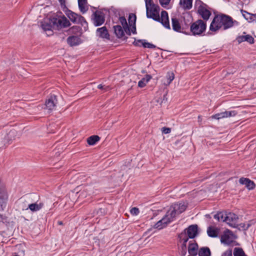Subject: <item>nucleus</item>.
I'll return each mask as SVG.
<instances>
[{
	"mask_svg": "<svg viewBox=\"0 0 256 256\" xmlns=\"http://www.w3.org/2000/svg\"><path fill=\"white\" fill-rule=\"evenodd\" d=\"M236 21L234 22L231 17L226 15H217L213 18L210 26V31L216 32L220 28L225 30L232 27Z\"/></svg>",
	"mask_w": 256,
	"mask_h": 256,
	"instance_id": "obj_1",
	"label": "nucleus"
},
{
	"mask_svg": "<svg viewBox=\"0 0 256 256\" xmlns=\"http://www.w3.org/2000/svg\"><path fill=\"white\" fill-rule=\"evenodd\" d=\"M70 22L64 16L54 17L48 22L44 20L42 22V28L46 32H48V34L50 35L52 33V27H55L58 29L66 28L70 26Z\"/></svg>",
	"mask_w": 256,
	"mask_h": 256,
	"instance_id": "obj_2",
	"label": "nucleus"
},
{
	"mask_svg": "<svg viewBox=\"0 0 256 256\" xmlns=\"http://www.w3.org/2000/svg\"><path fill=\"white\" fill-rule=\"evenodd\" d=\"M145 2L147 17L156 21H160L159 6L154 4L152 0H146Z\"/></svg>",
	"mask_w": 256,
	"mask_h": 256,
	"instance_id": "obj_3",
	"label": "nucleus"
},
{
	"mask_svg": "<svg viewBox=\"0 0 256 256\" xmlns=\"http://www.w3.org/2000/svg\"><path fill=\"white\" fill-rule=\"evenodd\" d=\"M206 28V22L202 20H198L191 24L190 31L194 36H200L205 32Z\"/></svg>",
	"mask_w": 256,
	"mask_h": 256,
	"instance_id": "obj_4",
	"label": "nucleus"
},
{
	"mask_svg": "<svg viewBox=\"0 0 256 256\" xmlns=\"http://www.w3.org/2000/svg\"><path fill=\"white\" fill-rule=\"evenodd\" d=\"M186 208V206L183 203L174 204L171 206L167 212L172 220L178 214L184 212Z\"/></svg>",
	"mask_w": 256,
	"mask_h": 256,
	"instance_id": "obj_5",
	"label": "nucleus"
},
{
	"mask_svg": "<svg viewBox=\"0 0 256 256\" xmlns=\"http://www.w3.org/2000/svg\"><path fill=\"white\" fill-rule=\"evenodd\" d=\"M236 236L230 230H226L221 236V242L226 244H230L234 242Z\"/></svg>",
	"mask_w": 256,
	"mask_h": 256,
	"instance_id": "obj_6",
	"label": "nucleus"
},
{
	"mask_svg": "<svg viewBox=\"0 0 256 256\" xmlns=\"http://www.w3.org/2000/svg\"><path fill=\"white\" fill-rule=\"evenodd\" d=\"M173 220L168 214L166 213V215L162 219L158 221L154 225V228L158 230H161L168 225V224L172 222Z\"/></svg>",
	"mask_w": 256,
	"mask_h": 256,
	"instance_id": "obj_7",
	"label": "nucleus"
},
{
	"mask_svg": "<svg viewBox=\"0 0 256 256\" xmlns=\"http://www.w3.org/2000/svg\"><path fill=\"white\" fill-rule=\"evenodd\" d=\"M57 104V99L56 96H51L46 101L44 108L48 110V112H50L55 109Z\"/></svg>",
	"mask_w": 256,
	"mask_h": 256,
	"instance_id": "obj_8",
	"label": "nucleus"
},
{
	"mask_svg": "<svg viewBox=\"0 0 256 256\" xmlns=\"http://www.w3.org/2000/svg\"><path fill=\"white\" fill-rule=\"evenodd\" d=\"M226 222L228 225L233 228L237 226L238 216L234 213L229 212L227 214L226 217Z\"/></svg>",
	"mask_w": 256,
	"mask_h": 256,
	"instance_id": "obj_9",
	"label": "nucleus"
},
{
	"mask_svg": "<svg viewBox=\"0 0 256 256\" xmlns=\"http://www.w3.org/2000/svg\"><path fill=\"white\" fill-rule=\"evenodd\" d=\"M94 15V24L95 26H100L104 22V16L102 12L96 11Z\"/></svg>",
	"mask_w": 256,
	"mask_h": 256,
	"instance_id": "obj_10",
	"label": "nucleus"
},
{
	"mask_svg": "<svg viewBox=\"0 0 256 256\" xmlns=\"http://www.w3.org/2000/svg\"><path fill=\"white\" fill-rule=\"evenodd\" d=\"M236 112L235 111L224 112L216 114L211 116L212 118L220 120L223 118H228L236 116Z\"/></svg>",
	"mask_w": 256,
	"mask_h": 256,
	"instance_id": "obj_11",
	"label": "nucleus"
},
{
	"mask_svg": "<svg viewBox=\"0 0 256 256\" xmlns=\"http://www.w3.org/2000/svg\"><path fill=\"white\" fill-rule=\"evenodd\" d=\"M96 36L100 38L110 40V34L106 26L98 28L96 30Z\"/></svg>",
	"mask_w": 256,
	"mask_h": 256,
	"instance_id": "obj_12",
	"label": "nucleus"
},
{
	"mask_svg": "<svg viewBox=\"0 0 256 256\" xmlns=\"http://www.w3.org/2000/svg\"><path fill=\"white\" fill-rule=\"evenodd\" d=\"M162 24L166 28L170 29V25L168 20V14L166 11H162L160 17V20Z\"/></svg>",
	"mask_w": 256,
	"mask_h": 256,
	"instance_id": "obj_13",
	"label": "nucleus"
},
{
	"mask_svg": "<svg viewBox=\"0 0 256 256\" xmlns=\"http://www.w3.org/2000/svg\"><path fill=\"white\" fill-rule=\"evenodd\" d=\"M184 230L186 231V236L188 238H193L197 234L198 226L196 225H191Z\"/></svg>",
	"mask_w": 256,
	"mask_h": 256,
	"instance_id": "obj_14",
	"label": "nucleus"
},
{
	"mask_svg": "<svg viewBox=\"0 0 256 256\" xmlns=\"http://www.w3.org/2000/svg\"><path fill=\"white\" fill-rule=\"evenodd\" d=\"M198 12V14L204 19V21L208 20L210 16L211 15V12H210V10L202 6H199Z\"/></svg>",
	"mask_w": 256,
	"mask_h": 256,
	"instance_id": "obj_15",
	"label": "nucleus"
},
{
	"mask_svg": "<svg viewBox=\"0 0 256 256\" xmlns=\"http://www.w3.org/2000/svg\"><path fill=\"white\" fill-rule=\"evenodd\" d=\"M178 237L180 238V242L182 243V250L186 252V242L188 240V238L186 236V231L184 230L181 232L179 234Z\"/></svg>",
	"mask_w": 256,
	"mask_h": 256,
	"instance_id": "obj_16",
	"label": "nucleus"
},
{
	"mask_svg": "<svg viewBox=\"0 0 256 256\" xmlns=\"http://www.w3.org/2000/svg\"><path fill=\"white\" fill-rule=\"evenodd\" d=\"M82 42L81 39L78 36H70L67 38V42L71 46H78Z\"/></svg>",
	"mask_w": 256,
	"mask_h": 256,
	"instance_id": "obj_17",
	"label": "nucleus"
},
{
	"mask_svg": "<svg viewBox=\"0 0 256 256\" xmlns=\"http://www.w3.org/2000/svg\"><path fill=\"white\" fill-rule=\"evenodd\" d=\"M239 182L240 184L245 185L249 190H252L255 187L254 182L248 178H242Z\"/></svg>",
	"mask_w": 256,
	"mask_h": 256,
	"instance_id": "obj_18",
	"label": "nucleus"
},
{
	"mask_svg": "<svg viewBox=\"0 0 256 256\" xmlns=\"http://www.w3.org/2000/svg\"><path fill=\"white\" fill-rule=\"evenodd\" d=\"M241 12L242 16L248 22H252L256 20V14H250L242 10H241Z\"/></svg>",
	"mask_w": 256,
	"mask_h": 256,
	"instance_id": "obj_19",
	"label": "nucleus"
},
{
	"mask_svg": "<svg viewBox=\"0 0 256 256\" xmlns=\"http://www.w3.org/2000/svg\"><path fill=\"white\" fill-rule=\"evenodd\" d=\"M236 40L238 43H241L244 42H248L250 44H253L254 42V39L252 36L249 34L245 36H238Z\"/></svg>",
	"mask_w": 256,
	"mask_h": 256,
	"instance_id": "obj_20",
	"label": "nucleus"
},
{
	"mask_svg": "<svg viewBox=\"0 0 256 256\" xmlns=\"http://www.w3.org/2000/svg\"><path fill=\"white\" fill-rule=\"evenodd\" d=\"M174 78V74L173 72H168L166 77L162 80L163 84L164 86H168Z\"/></svg>",
	"mask_w": 256,
	"mask_h": 256,
	"instance_id": "obj_21",
	"label": "nucleus"
},
{
	"mask_svg": "<svg viewBox=\"0 0 256 256\" xmlns=\"http://www.w3.org/2000/svg\"><path fill=\"white\" fill-rule=\"evenodd\" d=\"M17 136V132L14 130H11L5 136V140L9 143L16 138Z\"/></svg>",
	"mask_w": 256,
	"mask_h": 256,
	"instance_id": "obj_22",
	"label": "nucleus"
},
{
	"mask_svg": "<svg viewBox=\"0 0 256 256\" xmlns=\"http://www.w3.org/2000/svg\"><path fill=\"white\" fill-rule=\"evenodd\" d=\"M172 22L173 30L176 32H181L182 26L178 20L176 18H172Z\"/></svg>",
	"mask_w": 256,
	"mask_h": 256,
	"instance_id": "obj_23",
	"label": "nucleus"
},
{
	"mask_svg": "<svg viewBox=\"0 0 256 256\" xmlns=\"http://www.w3.org/2000/svg\"><path fill=\"white\" fill-rule=\"evenodd\" d=\"M220 229L217 228L210 226L208 228L207 233L209 236L216 237L219 233Z\"/></svg>",
	"mask_w": 256,
	"mask_h": 256,
	"instance_id": "obj_24",
	"label": "nucleus"
},
{
	"mask_svg": "<svg viewBox=\"0 0 256 256\" xmlns=\"http://www.w3.org/2000/svg\"><path fill=\"white\" fill-rule=\"evenodd\" d=\"M78 7L82 12L85 13L88 10L86 0H78Z\"/></svg>",
	"mask_w": 256,
	"mask_h": 256,
	"instance_id": "obj_25",
	"label": "nucleus"
},
{
	"mask_svg": "<svg viewBox=\"0 0 256 256\" xmlns=\"http://www.w3.org/2000/svg\"><path fill=\"white\" fill-rule=\"evenodd\" d=\"M192 0H180V5L184 9L190 10L192 7Z\"/></svg>",
	"mask_w": 256,
	"mask_h": 256,
	"instance_id": "obj_26",
	"label": "nucleus"
},
{
	"mask_svg": "<svg viewBox=\"0 0 256 256\" xmlns=\"http://www.w3.org/2000/svg\"><path fill=\"white\" fill-rule=\"evenodd\" d=\"M44 206V204L42 202L38 204L37 202L28 205V210L29 208L32 212H36L40 210Z\"/></svg>",
	"mask_w": 256,
	"mask_h": 256,
	"instance_id": "obj_27",
	"label": "nucleus"
},
{
	"mask_svg": "<svg viewBox=\"0 0 256 256\" xmlns=\"http://www.w3.org/2000/svg\"><path fill=\"white\" fill-rule=\"evenodd\" d=\"M198 246L196 244H190L188 248V252L191 255L196 256L198 253Z\"/></svg>",
	"mask_w": 256,
	"mask_h": 256,
	"instance_id": "obj_28",
	"label": "nucleus"
},
{
	"mask_svg": "<svg viewBox=\"0 0 256 256\" xmlns=\"http://www.w3.org/2000/svg\"><path fill=\"white\" fill-rule=\"evenodd\" d=\"M152 78V76L150 74H146V76L142 78L138 82V86L140 88H144L146 84Z\"/></svg>",
	"mask_w": 256,
	"mask_h": 256,
	"instance_id": "obj_29",
	"label": "nucleus"
},
{
	"mask_svg": "<svg viewBox=\"0 0 256 256\" xmlns=\"http://www.w3.org/2000/svg\"><path fill=\"white\" fill-rule=\"evenodd\" d=\"M114 28L116 36L118 38H121L124 36V32L121 26H114Z\"/></svg>",
	"mask_w": 256,
	"mask_h": 256,
	"instance_id": "obj_30",
	"label": "nucleus"
},
{
	"mask_svg": "<svg viewBox=\"0 0 256 256\" xmlns=\"http://www.w3.org/2000/svg\"><path fill=\"white\" fill-rule=\"evenodd\" d=\"M210 250L207 247L202 248L198 251L199 256H210Z\"/></svg>",
	"mask_w": 256,
	"mask_h": 256,
	"instance_id": "obj_31",
	"label": "nucleus"
},
{
	"mask_svg": "<svg viewBox=\"0 0 256 256\" xmlns=\"http://www.w3.org/2000/svg\"><path fill=\"white\" fill-rule=\"evenodd\" d=\"M100 139V137L98 136H92L88 138L87 142L90 145H94Z\"/></svg>",
	"mask_w": 256,
	"mask_h": 256,
	"instance_id": "obj_32",
	"label": "nucleus"
},
{
	"mask_svg": "<svg viewBox=\"0 0 256 256\" xmlns=\"http://www.w3.org/2000/svg\"><path fill=\"white\" fill-rule=\"evenodd\" d=\"M139 44H141L144 48H154L156 47L153 44L143 42V40H140L138 42H136V45L139 46Z\"/></svg>",
	"mask_w": 256,
	"mask_h": 256,
	"instance_id": "obj_33",
	"label": "nucleus"
},
{
	"mask_svg": "<svg viewBox=\"0 0 256 256\" xmlns=\"http://www.w3.org/2000/svg\"><path fill=\"white\" fill-rule=\"evenodd\" d=\"M82 190L89 196L96 193L94 188L92 186H85Z\"/></svg>",
	"mask_w": 256,
	"mask_h": 256,
	"instance_id": "obj_34",
	"label": "nucleus"
},
{
	"mask_svg": "<svg viewBox=\"0 0 256 256\" xmlns=\"http://www.w3.org/2000/svg\"><path fill=\"white\" fill-rule=\"evenodd\" d=\"M234 256H246L242 248H235L234 250Z\"/></svg>",
	"mask_w": 256,
	"mask_h": 256,
	"instance_id": "obj_35",
	"label": "nucleus"
},
{
	"mask_svg": "<svg viewBox=\"0 0 256 256\" xmlns=\"http://www.w3.org/2000/svg\"><path fill=\"white\" fill-rule=\"evenodd\" d=\"M8 198L7 194L4 188H0V202H3Z\"/></svg>",
	"mask_w": 256,
	"mask_h": 256,
	"instance_id": "obj_36",
	"label": "nucleus"
},
{
	"mask_svg": "<svg viewBox=\"0 0 256 256\" xmlns=\"http://www.w3.org/2000/svg\"><path fill=\"white\" fill-rule=\"evenodd\" d=\"M120 22L122 25L123 28L126 32L127 30H128V23L126 18L124 16H121L119 18Z\"/></svg>",
	"mask_w": 256,
	"mask_h": 256,
	"instance_id": "obj_37",
	"label": "nucleus"
},
{
	"mask_svg": "<svg viewBox=\"0 0 256 256\" xmlns=\"http://www.w3.org/2000/svg\"><path fill=\"white\" fill-rule=\"evenodd\" d=\"M68 17L69 18L72 22H76L78 18V16L76 14H75L72 12H70L68 14Z\"/></svg>",
	"mask_w": 256,
	"mask_h": 256,
	"instance_id": "obj_38",
	"label": "nucleus"
},
{
	"mask_svg": "<svg viewBox=\"0 0 256 256\" xmlns=\"http://www.w3.org/2000/svg\"><path fill=\"white\" fill-rule=\"evenodd\" d=\"M136 20V16L134 14H131L129 15L128 22L130 25L134 24Z\"/></svg>",
	"mask_w": 256,
	"mask_h": 256,
	"instance_id": "obj_39",
	"label": "nucleus"
},
{
	"mask_svg": "<svg viewBox=\"0 0 256 256\" xmlns=\"http://www.w3.org/2000/svg\"><path fill=\"white\" fill-rule=\"evenodd\" d=\"M130 212L132 214L136 216L139 214L140 211L138 208L134 207L130 210Z\"/></svg>",
	"mask_w": 256,
	"mask_h": 256,
	"instance_id": "obj_40",
	"label": "nucleus"
},
{
	"mask_svg": "<svg viewBox=\"0 0 256 256\" xmlns=\"http://www.w3.org/2000/svg\"><path fill=\"white\" fill-rule=\"evenodd\" d=\"M219 214H220V220L226 222V216L227 214L224 213L222 212H220Z\"/></svg>",
	"mask_w": 256,
	"mask_h": 256,
	"instance_id": "obj_41",
	"label": "nucleus"
},
{
	"mask_svg": "<svg viewBox=\"0 0 256 256\" xmlns=\"http://www.w3.org/2000/svg\"><path fill=\"white\" fill-rule=\"evenodd\" d=\"M170 0H159L160 4L164 7L168 5Z\"/></svg>",
	"mask_w": 256,
	"mask_h": 256,
	"instance_id": "obj_42",
	"label": "nucleus"
},
{
	"mask_svg": "<svg viewBox=\"0 0 256 256\" xmlns=\"http://www.w3.org/2000/svg\"><path fill=\"white\" fill-rule=\"evenodd\" d=\"M242 228H243L244 230H246L250 226V223H246V224H240Z\"/></svg>",
	"mask_w": 256,
	"mask_h": 256,
	"instance_id": "obj_43",
	"label": "nucleus"
},
{
	"mask_svg": "<svg viewBox=\"0 0 256 256\" xmlns=\"http://www.w3.org/2000/svg\"><path fill=\"white\" fill-rule=\"evenodd\" d=\"M88 196V194L87 193L85 192H84L83 190H80V195H79V196L81 197L82 198H86V197Z\"/></svg>",
	"mask_w": 256,
	"mask_h": 256,
	"instance_id": "obj_44",
	"label": "nucleus"
},
{
	"mask_svg": "<svg viewBox=\"0 0 256 256\" xmlns=\"http://www.w3.org/2000/svg\"><path fill=\"white\" fill-rule=\"evenodd\" d=\"M171 132V129L168 128H163L162 132L165 134H169Z\"/></svg>",
	"mask_w": 256,
	"mask_h": 256,
	"instance_id": "obj_45",
	"label": "nucleus"
},
{
	"mask_svg": "<svg viewBox=\"0 0 256 256\" xmlns=\"http://www.w3.org/2000/svg\"><path fill=\"white\" fill-rule=\"evenodd\" d=\"M98 88H99V89H102V90H104L105 91H106L108 90H109V87L108 86H102V84H99L98 85Z\"/></svg>",
	"mask_w": 256,
	"mask_h": 256,
	"instance_id": "obj_46",
	"label": "nucleus"
},
{
	"mask_svg": "<svg viewBox=\"0 0 256 256\" xmlns=\"http://www.w3.org/2000/svg\"><path fill=\"white\" fill-rule=\"evenodd\" d=\"M58 0L59 2L60 3V5H61V6L63 8H66V0Z\"/></svg>",
	"mask_w": 256,
	"mask_h": 256,
	"instance_id": "obj_47",
	"label": "nucleus"
},
{
	"mask_svg": "<svg viewBox=\"0 0 256 256\" xmlns=\"http://www.w3.org/2000/svg\"><path fill=\"white\" fill-rule=\"evenodd\" d=\"M222 256H232V250L226 252Z\"/></svg>",
	"mask_w": 256,
	"mask_h": 256,
	"instance_id": "obj_48",
	"label": "nucleus"
},
{
	"mask_svg": "<svg viewBox=\"0 0 256 256\" xmlns=\"http://www.w3.org/2000/svg\"><path fill=\"white\" fill-rule=\"evenodd\" d=\"M220 214H219V212L217 213L216 214H214V218L217 220L218 221H220Z\"/></svg>",
	"mask_w": 256,
	"mask_h": 256,
	"instance_id": "obj_49",
	"label": "nucleus"
},
{
	"mask_svg": "<svg viewBox=\"0 0 256 256\" xmlns=\"http://www.w3.org/2000/svg\"><path fill=\"white\" fill-rule=\"evenodd\" d=\"M132 32L133 33H135L136 32V26H134L133 28H132Z\"/></svg>",
	"mask_w": 256,
	"mask_h": 256,
	"instance_id": "obj_50",
	"label": "nucleus"
},
{
	"mask_svg": "<svg viewBox=\"0 0 256 256\" xmlns=\"http://www.w3.org/2000/svg\"><path fill=\"white\" fill-rule=\"evenodd\" d=\"M58 224H60V225H62V222H61V221L58 222Z\"/></svg>",
	"mask_w": 256,
	"mask_h": 256,
	"instance_id": "obj_51",
	"label": "nucleus"
},
{
	"mask_svg": "<svg viewBox=\"0 0 256 256\" xmlns=\"http://www.w3.org/2000/svg\"><path fill=\"white\" fill-rule=\"evenodd\" d=\"M74 28V27H72V28H71L70 30H72Z\"/></svg>",
	"mask_w": 256,
	"mask_h": 256,
	"instance_id": "obj_52",
	"label": "nucleus"
}]
</instances>
